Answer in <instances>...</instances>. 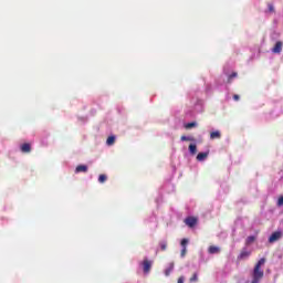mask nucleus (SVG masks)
<instances>
[{
    "label": "nucleus",
    "mask_w": 283,
    "mask_h": 283,
    "mask_svg": "<svg viewBox=\"0 0 283 283\" xmlns=\"http://www.w3.org/2000/svg\"><path fill=\"white\" fill-rule=\"evenodd\" d=\"M265 263H266V259L262 258L254 265V269L252 271L251 283H260L262 281V277H264V271L262 270V266H264Z\"/></svg>",
    "instance_id": "1"
},
{
    "label": "nucleus",
    "mask_w": 283,
    "mask_h": 283,
    "mask_svg": "<svg viewBox=\"0 0 283 283\" xmlns=\"http://www.w3.org/2000/svg\"><path fill=\"white\" fill-rule=\"evenodd\" d=\"M185 224L190 227V229H193V227L198 224V219L196 217H188L185 219Z\"/></svg>",
    "instance_id": "2"
},
{
    "label": "nucleus",
    "mask_w": 283,
    "mask_h": 283,
    "mask_svg": "<svg viewBox=\"0 0 283 283\" xmlns=\"http://www.w3.org/2000/svg\"><path fill=\"white\" fill-rule=\"evenodd\" d=\"M281 238H282V231H275L270 235L269 242L270 244H273V242H277V240H280Z\"/></svg>",
    "instance_id": "3"
},
{
    "label": "nucleus",
    "mask_w": 283,
    "mask_h": 283,
    "mask_svg": "<svg viewBox=\"0 0 283 283\" xmlns=\"http://www.w3.org/2000/svg\"><path fill=\"white\" fill-rule=\"evenodd\" d=\"M22 154H30L32 151V146L29 143H24L20 146Z\"/></svg>",
    "instance_id": "4"
},
{
    "label": "nucleus",
    "mask_w": 283,
    "mask_h": 283,
    "mask_svg": "<svg viewBox=\"0 0 283 283\" xmlns=\"http://www.w3.org/2000/svg\"><path fill=\"white\" fill-rule=\"evenodd\" d=\"M143 269H144V273H149V271H151V261L145 259L143 261Z\"/></svg>",
    "instance_id": "5"
},
{
    "label": "nucleus",
    "mask_w": 283,
    "mask_h": 283,
    "mask_svg": "<svg viewBox=\"0 0 283 283\" xmlns=\"http://www.w3.org/2000/svg\"><path fill=\"white\" fill-rule=\"evenodd\" d=\"M282 41L276 42L274 48L272 49L273 54H280L282 52Z\"/></svg>",
    "instance_id": "6"
},
{
    "label": "nucleus",
    "mask_w": 283,
    "mask_h": 283,
    "mask_svg": "<svg viewBox=\"0 0 283 283\" xmlns=\"http://www.w3.org/2000/svg\"><path fill=\"white\" fill-rule=\"evenodd\" d=\"M87 174V166L86 165H78L76 168H75V174Z\"/></svg>",
    "instance_id": "7"
},
{
    "label": "nucleus",
    "mask_w": 283,
    "mask_h": 283,
    "mask_svg": "<svg viewBox=\"0 0 283 283\" xmlns=\"http://www.w3.org/2000/svg\"><path fill=\"white\" fill-rule=\"evenodd\" d=\"M208 253H210V255H213L216 253H220V248L219 247H216V245H210L208 248Z\"/></svg>",
    "instance_id": "8"
},
{
    "label": "nucleus",
    "mask_w": 283,
    "mask_h": 283,
    "mask_svg": "<svg viewBox=\"0 0 283 283\" xmlns=\"http://www.w3.org/2000/svg\"><path fill=\"white\" fill-rule=\"evenodd\" d=\"M250 255H251V252H249L247 250H242L238 256V260H245V258H249Z\"/></svg>",
    "instance_id": "9"
},
{
    "label": "nucleus",
    "mask_w": 283,
    "mask_h": 283,
    "mask_svg": "<svg viewBox=\"0 0 283 283\" xmlns=\"http://www.w3.org/2000/svg\"><path fill=\"white\" fill-rule=\"evenodd\" d=\"M208 156H209V153H199V154L197 155V160H198L199 163H202V160H205L206 158H208Z\"/></svg>",
    "instance_id": "10"
},
{
    "label": "nucleus",
    "mask_w": 283,
    "mask_h": 283,
    "mask_svg": "<svg viewBox=\"0 0 283 283\" xmlns=\"http://www.w3.org/2000/svg\"><path fill=\"white\" fill-rule=\"evenodd\" d=\"M221 134H220V132L219 130H216V132H212V133H210V138H211V140H216V138H221Z\"/></svg>",
    "instance_id": "11"
},
{
    "label": "nucleus",
    "mask_w": 283,
    "mask_h": 283,
    "mask_svg": "<svg viewBox=\"0 0 283 283\" xmlns=\"http://www.w3.org/2000/svg\"><path fill=\"white\" fill-rule=\"evenodd\" d=\"M171 271H174V263H170L169 266L165 270V276L169 277V275H171Z\"/></svg>",
    "instance_id": "12"
},
{
    "label": "nucleus",
    "mask_w": 283,
    "mask_h": 283,
    "mask_svg": "<svg viewBox=\"0 0 283 283\" xmlns=\"http://www.w3.org/2000/svg\"><path fill=\"white\" fill-rule=\"evenodd\" d=\"M189 151L192 155H196L198 153V147L196 146V144H190L189 145Z\"/></svg>",
    "instance_id": "13"
},
{
    "label": "nucleus",
    "mask_w": 283,
    "mask_h": 283,
    "mask_svg": "<svg viewBox=\"0 0 283 283\" xmlns=\"http://www.w3.org/2000/svg\"><path fill=\"white\" fill-rule=\"evenodd\" d=\"M114 143H116V137L114 136H109L106 140V145H109V146L114 145Z\"/></svg>",
    "instance_id": "14"
},
{
    "label": "nucleus",
    "mask_w": 283,
    "mask_h": 283,
    "mask_svg": "<svg viewBox=\"0 0 283 283\" xmlns=\"http://www.w3.org/2000/svg\"><path fill=\"white\" fill-rule=\"evenodd\" d=\"M253 242H255V237L253 235L248 237L245 240V244H253Z\"/></svg>",
    "instance_id": "15"
},
{
    "label": "nucleus",
    "mask_w": 283,
    "mask_h": 283,
    "mask_svg": "<svg viewBox=\"0 0 283 283\" xmlns=\"http://www.w3.org/2000/svg\"><path fill=\"white\" fill-rule=\"evenodd\" d=\"M197 125H198V124H197L196 122H191V123L186 124V125H185V128H186V129H191V128L196 127Z\"/></svg>",
    "instance_id": "16"
},
{
    "label": "nucleus",
    "mask_w": 283,
    "mask_h": 283,
    "mask_svg": "<svg viewBox=\"0 0 283 283\" xmlns=\"http://www.w3.org/2000/svg\"><path fill=\"white\" fill-rule=\"evenodd\" d=\"M237 77H238V73L233 72L232 74L229 75L228 83H231L233 81V78H237Z\"/></svg>",
    "instance_id": "17"
},
{
    "label": "nucleus",
    "mask_w": 283,
    "mask_h": 283,
    "mask_svg": "<svg viewBox=\"0 0 283 283\" xmlns=\"http://www.w3.org/2000/svg\"><path fill=\"white\" fill-rule=\"evenodd\" d=\"M107 181V175H99L98 182L103 184Z\"/></svg>",
    "instance_id": "18"
},
{
    "label": "nucleus",
    "mask_w": 283,
    "mask_h": 283,
    "mask_svg": "<svg viewBox=\"0 0 283 283\" xmlns=\"http://www.w3.org/2000/svg\"><path fill=\"white\" fill-rule=\"evenodd\" d=\"M182 249H187V244H189V239H182L180 242Z\"/></svg>",
    "instance_id": "19"
},
{
    "label": "nucleus",
    "mask_w": 283,
    "mask_h": 283,
    "mask_svg": "<svg viewBox=\"0 0 283 283\" xmlns=\"http://www.w3.org/2000/svg\"><path fill=\"white\" fill-rule=\"evenodd\" d=\"M160 249L161 251H167V241L160 242Z\"/></svg>",
    "instance_id": "20"
},
{
    "label": "nucleus",
    "mask_w": 283,
    "mask_h": 283,
    "mask_svg": "<svg viewBox=\"0 0 283 283\" xmlns=\"http://www.w3.org/2000/svg\"><path fill=\"white\" fill-rule=\"evenodd\" d=\"M268 10L269 12H275V7H273V3H268Z\"/></svg>",
    "instance_id": "21"
},
{
    "label": "nucleus",
    "mask_w": 283,
    "mask_h": 283,
    "mask_svg": "<svg viewBox=\"0 0 283 283\" xmlns=\"http://www.w3.org/2000/svg\"><path fill=\"white\" fill-rule=\"evenodd\" d=\"M190 282H198V273H193L190 277Z\"/></svg>",
    "instance_id": "22"
},
{
    "label": "nucleus",
    "mask_w": 283,
    "mask_h": 283,
    "mask_svg": "<svg viewBox=\"0 0 283 283\" xmlns=\"http://www.w3.org/2000/svg\"><path fill=\"white\" fill-rule=\"evenodd\" d=\"M182 142H191V140H193V138L192 137H187V136H181V138H180Z\"/></svg>",
    "instance_id": "23"
},
{
    "label": "nucleus",
    "mask_w": 283,
    "mask_h": 283,
    "mask_svg": "<svg viewBox=\"0 0 283 283\" xmlns=\"http://www.w3.org/2000/svg\"><path fill=\"white\" fill-rule=\"evenodd\" d=\"M277 207H283V196L279 198Z\"/></svg>",
    "instance_id": "24"
},
{
    "label": "nucleus",
    "mask_w": 283,
    "mask_h": 283,
    "mask_svg": "<svg viewBox=\"0 0 283 283\" xmlns=\"http://www.w3.org/2000/svg\"><path fill=\"white\" fill-rule=\"evenodd\" d=\"M180 255L181 258H185V255H187V248H182Z\"/></svg>",
    "instance_id": "25"
},
{
    "label": "nucleus",
    "mask_w": 283,
    "mask_h": 283,
    "mask_svg": "<svg viewBox=\"0 0 283 283\" xmlns=\"http://www.w3.org/2000/svg\"><path fill=\"white\" fill-rule=\"evenodd\" d=\"M177 283H185V276H180L177 281Z\"/></svg>",
    "instance_id": "26"
},
{
    "label": "nucleus",
    "mask_w": 283,
    "mask_h": 283,
    "mask_svg": "<svg viewBox=\"0 0 283 283\" xmlns=\"http://www.w3.org/2000/svg\"><path fill=\"white\" fill-rule=\"evenodd\" d=\"M233 101H240V95H233Z\"/></svg>",
    "instance_id": "27"
}]
</instances>
